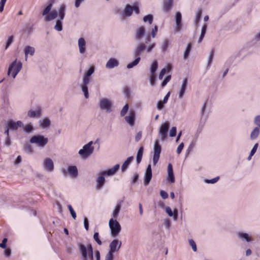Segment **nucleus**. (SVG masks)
<instances>
[{
    "mask_svg": "<svg viewBox=\"0 0 260 260\" xmlns=\"http://www.w3.org/2000/svg\"><path fill=\"white\" fill-rule=\"evenodd\" d=\"M78 247L81 254L83 260H93V248L91 244H89L86 247L84 244H78Z\"/></svg>",
    "mask_w": 260,
    "mask_h": 260,
    "instance_id": "f257e3e1",
    "label": "nucleus"
},
{
    "mask_svg": "<svg viewBox=\"0 0 260 260\" xmlns=\"http://www.w3.org/2000/svg\"><path fill=\"white\" fill-rule=\"evenodd\" d=\"M66 6L62 4L60 6L59 11L58 15L59 19L56 21L54 28L57 31H61L62 29V20L64 19L65 16Z\"/></svg>",
    "mask_w": 260,
    "mask_h": 260,
    "instance_id": "f03ea898",
    "label": "nucleus"
},
{
    "mask_svg": "<svg viewBox=\"0 0 260 260\" xmlns=\"http://www.w3.org/2000/svg\"><path fill=\"white\" fill-rule=\"evenodd\" d=\"M22 69V63L20 62L14 61L9 67L8 74L12 75L14 78Z\"/></svg>",
    "mask_w": 260,
    "mask_h": 260,
    "instance_id": "7ed1b4c3",
    "label": "nucleus"
},
{
    "mask_svg": "<svg viewBox=\"0 0 260 260\" xmlns=\"http://www.w3.org/2000/svg\"><path fill=\"white\" fill-rule=\"evenodd\" d=\"M92 141L89 142L79 150V154L82 157L86 158L92 153L94 150L93 147L92 146Z\"/></svg>",
    "mask_w": 260,
    "mask_h": 260,
    "instance_id": "20e7f679",
    "label": "nucleus"
},
{
    "mask_svg": "<svg viewBox=\"0 0 260 260\" xmlns=\"http://www.w3.org/2000/svg\"><path fill=\"white\" fill-rule=\"evenodd\" d=\"M109 223L111 230V234L113 236H116L120 232L121 226L120 224L116 220H114L113 218L110 219Z\"/></svg>",
    "mask_w": 260,
    "mask_h": 260,
    "instance_id": "39448f33",
    "label": "nucleus"
},
{
    "mask_svg": "<svg viewBox=\"0 0 260 260\" xmlns=\"http://www.w3.org/2000/svg\"><path fill=\"white\" fill-rule=\"evenodd\" d=\"M48 141L47 138L40 135L33 136L30 140V143L37 144L40 147H44L48 143Z\"/></svg>",
    "mask_w": 260,
    "mask_h": 260,
    "instance_id": "423d86ee",
    "label": "nucleus"
},
{
    "mask_svg": "<svg viewBox=\"0 0 260 260\" xmlns=\"http://www.w3.org/2000/svg\"><path fill=\"white\" fill-rule=\"evenodd\" d=\"M161 152V147L158 140L155 141L154 146V155L153 157V165H155L158 162Z\"/></svg>",
    "mask_w": 260,
    "mask_h": 260,
    "instance_id": "0eeeda50",
    "label": "nucleus"
},
{
    "mask_svg": "<svg viewBox=\"0 0 260 260\" xmlns=\"http://www.w3.org/2000/svg\"><path fill=\"white\" fill-rule=\"evenodd\" d=\"M169 128V123L168 122H165L162 123L159 128V134L161 137V139L164 140L166 139L168 130Z\"/></svg>",
    "mask_w": 260,
    "mask_h": 260,
    "instance_id": "6e6552de",
    "label": "nucleus"
},
{
    "mask_svg": "<svg viewBox=\"0 0 260 260\" xmlns=\"http://www.w3.org/2000/svg\"><path fill=\"white\" fill-rule=\"evenodd\" d=\"M100 107L102 110H106L107 112H111V103L106 99H102L100 101Z\"/></svg>",
    "mask_w": 260,
    "mask_h": 260,
    "instance_id": "1a4fd4ad",
    "label": "nucleus"
},
{
    "mask_svg": "<svg viewBox=\"0 0 260 260\" xmlns=\"http://www.w3.org/2000/svg\"><path fill=\"white\" fill-rule=\"evenodd\" d=\"M7 126L10 129L16 131L19 127L23 126V123L21 121L14 122L13 120H9L7 123Z\"/></svg>",
    "mask_w": 260,
    "mask_h": 260,
    "instance_id": "9d476101",
    "label": "nucleus"
},
{
    "mask_svg": "<svg viewBox=\"0 0 260 260\" xmlns=\"http://www.w3.org/2000/svg\"><path fill=\"white\" fill-rule=\"evenodd\" d=\"M141 52H138L137 50L136 49H135V52H134V56H135V57H136V58L135 59L134 61L128 63L127 65V68L128 69H131L139 63V62H140V61L141 60V58L140 57V55H141Z\"/></svg>",
    "mask_w": 260,
    "mask_h": 260,
    "instance_id": "9b49d317",
    "label": "nucleus"
},
{
    "mask_svg": "<svg viewBox=\"0 0 260 260\" xmlns=\"http://www.w3.org/2000/svg\"><path fill=\"white\" fill-rule=\"evenodd\" d=\"M121 245V242H119L118 240L114 239L110 244V251L113 253L119 249Z\"/></svg>",
    "mask_w": 260,
    "mask_h": 260,
    "instance_id": "f8f14e48",
    "label": "nucleus"
},
{
    "mask_svg": "<svg viewBox=\"0 0 260 260\" xmlns=\"http://www.w3.org/2000/svg\"><path fill=\"white\" fill-rule=\"evenodd\" d=\"M152 178V170L151 165H149L147 168L146 171L145 175L144 178V184L145 185H148Z\"/></svg>",
    "mask_w": 260,
    "mask_h": 260,
    "instance_id": "ddd939ff",
    "label": "nucleus"
},
{
    "mask_svg": "<svg viewBox=\"0 0 260 260\" xmlns=\"http://www.w3.org/2000/svg\"><path fill=\"white\" fill-rule=\"evenodd\" d=\"M145 29L143 26H139L136 30L135 37L137 40H140L144 35Z\"/></svg>",
    "mask_w": 260,
    "mask_h": 260,
    "instance_id": "4468645a",
    "label": "nucleus"
},
{
    "mask_svg": "<svg viewBox=\"0 0 260 260\" xmlns=\"http://www.w3.org/2000/svg\"><path fill=\"white\" fill-rule=\"evenodd\" d=\"M119 169V165L117 164L115 165L113 168L109 169L107 171H103L101 173V175L103 176L107 175H112L117 172Z\"/></svg>",
    "mask_w": 260,
    "mask_h": 260,
    "instance_id": "2eb2a0df",
    "label": "nucleus"
},
{
    "mask_svg": "<svg viewBox=\"0 0 260 260\" xmlns=\"http://www.w3.org/2000/svg\"><path fill=\"white\" fill-rule=\"evenodd\" d=\"M135 113L131 110L129 115L125 117L126 121L131 125H133L135 122Z\"/></svg>",
    "mask_w": 260,
    "mask_h": 260,
    "instance_id": "dca6fc26",
    "label": "nucleus"
},
{
    "mask_svg": "<svg viewBox=\"0 0 260 260\" xmlns=\"http://www.w3.org/2000/svg\"><path fill=\"white\" fill-rule=\"evenodd\" d=\"M168 180L170 181L171 183H174L175 182V178L173 173V167L171 164H169L168 166Z\"/></svg>",
    "mask_w": 260,
    "mask_h": 260,
    "instance_id": "f3484780",
    "label": "nucleus"
},
{
    "mask_svg": "<svg viewBox=\"0 0 260 260\" xmlns=\"http://www.w3.org/2000/svg\"><path fill=\"white\" fill-rule=\"evenodd\" d=\"M44 167L48 171H52L53 170V162L50 158H46L44 162Z\"/></svg>",
    "mask_w": 260,
    "mask_h": 260,
    "instance_id": "a211bd4d",
    "label": "nucleus"
},
{
    "mask_svg": "<svg viewBox=\"0 0 260 260\" xmlns=\"http://www.w3.org/2000/svg\"><path fill=\"white\" fill-rule=\"evenodd\" d=\"M173 0H165L163 5V10L165 12H169L172 8Z\"/></svg>",
    "mask_w": 260,
    "mask_h": 260,
    "instance_id": "6ab92c4d",
    "label": "nucleus"
},
{
    "mask_svg": "<svg viewBox=\"0 0 260 260\" xmlns=\"http://www.w3.org/2000/svg\"><path fill=\"white\" fill-rule=\"evenodd\" d=\"M118 62L115 58H110L106 63V68L108 69H112L118 66Z\"/></svg>",
    "mask_w": 260,
    "mask_h": 260,
    "instance_id": "aec40b11",
    "label": "nucleus"
},
{
    "mask_svg": "<svg viewBox=\"0 0 260 260\" xmlns=\"http://www.w3.org/2000/svg\"><path fill=\"white\" fill-rule=\"evenodd\" d=\"M28 116L31 118L39 117L41 116V110L38 108L36 111L29 110L28 112Z\"/></svg>",
    "mask_w": 260,
    "mask_h": 260,
    "instance_id": "412c9836",
    "label": "nucleus"
},
{
    "mask_svg": "<svg viewBox=\"0 0 260 260\" xmlns=\"http://www.w3.org/2000/svg\"><path fill=\"white\" fill-rule=\"evenodd\" d=\"M187 84V79L186 78H184L183 81V83L181 87V89L179 93V98H182L185 93L186 87Z\"/></svg>",
    "mask_w": 260,
    "mask_h": 260,
    "instance_id": "4be33fe9",
    "label": "nucleus"
},
{
    "mask_svg": "<svg viewBox=\"0 0 260 260\" xmlns=\"http://www.w3.org/2000/svg\"><path fill=\"white\" fill-rule=\"evenodd\" d=\"M181 14L179 12L176 13V29L179 30L181 27Z\"/></svg>",
    "mask_w": 260,
    "mask_h": 260,
    "instance_id": "5701e85b",
    "label": "nucleus"
},
{
    "mask_svg": "<svg viewBox=\"0 0 260 260\" xmlns=\"http://www.w3.org/2000/svg\"><path fill=\"white\" fill-rule=\"evenodd\" d=\"M68 173L73 178H75L78 175V170L76 166H70L68 169Z\"/></svg>",
    "mask_w": 260,
    "mask_h": 260,
    "instance_id": "b1692460",
    "label": "nucleus"
},
{
    "mask_svg": "<svg viewBox=\"0 0 260 260\" xmlns=\"http://www.w3.org/2000/svg\"><path fill=\"white\" fill-rule=\"evenodd\" d=\"M172 70V66L171 64H168L166 68H164L160 71L158 78L160 80L162 79L165 74L167 72H170Z\"/></svg>",
    "mask_w": 260,
    "mask_h": 260,
    "instance_id": "393cba45",
    "label": "nucleus"
},
{
    "mask_svg": "<svg viewBox=\"0 0 260 260\" xmlns=\"http://www.w3.org/2000/svg\"><path fill=\"white\" fill-rule=\"evenodd\" d=\"M78 45L79 47V51L81 53H84L85 51V41L83 38H80L78 40Z\"/></svg>",
    "mask_w": 260,
    "mask_h": 260,
    "instance_id": "a878e982",
    "label": "nucleus"
},
{
    "mask_svg": "<svg viewBox=\"0 0 260 260\" xmlns=\"http://www.w3.org/2000/svg\"><path fill=\"white\" fill-rule=\"evenodd\" d=\"M57 16V12L56 10H52L48 15L45 17V20L49 21L54 19Z\"/></svg>",
    "mask_w": 260,
    "mask_h": 260,
    "instance_id": "bb28decb",
    "label": "nucleus"
},
{
    "mask_svg": "<svg viewBox=\"0 0 260 260\" xmlns=\"http://www.w3.org/2000/svg\"><path fill=\"white\" fill-rule=\"evenodd\" d=\"M105 182V179L104 176H99L96 179V186L97 189L101 188L104 185Z\"/></svg>",
    "mask_w": 260,
    "mask_h": 260,
    "instance_id": "cd10ccee",
    "label": "nucleus"
},
{
    "mask_svg": "<svg viewBox=\"0 0 260 260\" xmlns=\"http://www.w3.org/2000/svg\"><path fill=\"white\" fill-rule=\"evenodd\" d=\"M133 160V157L130 156L127 158V159L124 162L121 167L122 172H124L128 168L129 165L131 163Z\"/></svg>",
    "mask_w": 260,
    "mask_h": 260,
    "instance_id": "c85d7f7f",
    "label": "nucleus"
},
{
    "mask_svg": "<svg viewBox=\"0 0 260 260\" xmlns=\"http://www.w3.org/2000/svg\"><path fill=\"white\" fill-rule=\"evenodd\" d=\"M35 52V48L30 46H26L24 49L25 59L27 60V55L30 54L33 55Z\"/></svg>",
    "mask_w": 260,
    "mask_h": 260,
    "instance_id": "c756f323",
    "label": "nucleus"
},
{
    "mask_svg": "<svg viewBox=\"0 0 260 260\" xmlns=\"http://www.w3.org/2000/svg\"><path fill=\"white\" fill-rule=\"evenodd\" d=\"M133 11V7L129 5H127L124 9L123 13L126 16H130L132 14Z\"/></svg>",
    "mask_w": 260,
    "mask_h": 260,
    "instance_id": "7c9ffc66",
    "label": "nucleus"
},
{
    "mask_svg": "<svg viewBox=\"0 0 260 260\" xmlns=\"http://www.w3.org/2000/svg\"><path fill=\"white\" fill-rule=\"evenodd\" d=\"M40 126L42 128H45L49 126L50 124V120L48 118H45L42 120H40Z\"/></svg>",
    "mask_w": 260,
    "mask_h": 260,
    "instance_id": "2f4dec72",
    "label": "nucleus"
},
{
    "mask_svg": "<svg viewBox=\"0 0 260 260\" xmlns=\"http://www.w3.org/2000/svg\"><path fill=\"white\" fill-rule=\"evenodd\" d=\"M53 3V1L52 0H50L49 1V4L43 11L42 15L43 16L46 15L49 13V11L51 10L52 7Z\"/></svg>",
    "mask_w": 260,
    "mask_h": 260,
    "instance_id": "473e14b6",
    "label": "nucleus"
},
{
    "mask_svg": "<svg viewBox=\"0 0 260 260\" xmlns=\"http://www.w3.org/2000/svg\"><path fill=\"white\" fill-rule=\"evenodd\" d=\"M143 147H141L138 150L137 155V163L139 164L141 162L143 156Z\"/></svg>",
    "mask_w": 260,
    "mask_h": 260,
    "instance_id": "72a5a7b5",
    "label": "nucleus"
},
{
    "mask_svg": "<svg viewBox=\"0 0 260 260\" xmlns=\"http://www.w3.org/2000/svg\"><path fill=\"white\" fill-rule=\"evenodd\" d=\"M166 212L170 216H172L174 215V217L175 219H176L177 217V211L176 210H174V214L172 211V209L169 207H167L166 208Z\"/></svg>",
    "mask_w": 260,
    "mask_h": 260,
    "instance_id": "f704fd0d",
    "label": "nucleus"
},
{
    "mask_svg": "<svg viewBox=\"0 0 260 260\" xmlns=\"http://www.w3.org/2000/svg\"><path fill=\"white\" fill-rule=\"evenodd\" d=\"M121 203L117 204L113 212V216L114 218H117V216L118 215V214L119 213V211L121 209Z\"/></svg>",
    "mask_w": 260,
    "mask_h": 260,
    "instance_id": "c9c22d12",
    "label": "nucleus"
},
{
    "mask_svg": "<svg viewBox=\"0 0 260 260\" xmlns=\"http://www.w3.org/2000/svg\"><path fill=\"white\" fill-rule=\"evenodd\" d=\"M158 67L157 62L156 60L154 61L151 66L150 68V72L151 74H155V72L157 70Z\"/></svg>",
    "mask_w": 260,
    "mask_h": 260,
    "instance_id": "e433bc0d",
    "label": "nucleus"
},
{
    "mask_svg": "<svg viewBox=\"0 0 260 260\" xmlns=\"http://www.w3.org/2000/svg\"><path fill=\"white\" fill-rule=\"evenodd\" d=\"M259 131L258 128L255 127L251 132L250 137L251 139H255L259 135Z\"/></svg>",
    "mask_w": 260,
    "mask_h": 260,
    "instance_id": "4c0bfd02",
    "label": "nucleus"
},
{
    "mask_svg": "<svg viewBox=\"0 0 260 260\" xmlns=\"http://www.w3.org/2000/svg\"><path fill=\"white\" fill-rule=\"evenodd\" d=\"M191 44L190 43H189L187 45L186 50L184 53V59H186L188 57V55H189L190 50H191Z\"/></svg>",
    "mask_w": 260,
    "mask_h": 260,
    "instance_id": "58836bf2",
    "label": "nucleus"
},
{
    "mask_svg": "<svg viewBox=\"0 0 260 260\" xmlns=\"http://www.w3.org/2000/svg\"><path fill=\"white\" fill-rule=\"evenodd\" d=\"M143 20L144 22L148 21L151 24L153 21V16L151 14L147 15L144 17Z\"/></svg>",
    "mask_w": 260,
    "mask_h": 260,
    "instance_id": "ea45409f",
    "label": "nucleus"
},
{
    "mask_svg": "<svg viewBox=\"0 0 260 260\" xmlns=\"http://www.w3.org/2000/svg\"><path fill=\"white\" fill-rule=\"evenodd\" d=\"M239 236L242 239H245L247 242H249L251 240V239L248 236V235L246 233H239Z\"/></svg>",
    "mask_w": 260,
    "mask_h": 260,
    "instance_id": "a19ab883",
    "label": "nucleus"
},
{
    "mask_svg": "<svg viewBox=\"0 0 260 260\" xmlns=\"http://www.w3.org/2000/svg\"><path fill=\"white\" fill-rule=\"evenodd\" d=\"M146 48V46L144 44L141 43L138 45L136 49L138 52L142 53Z\"/></svg>",
    "mask_w": 260,
    "mask_h": 260,
    "instance_id": "79ce46f5",
    "label": "nucleus"
},
{
    "mask_svg": "<svg viewBox=\"0 0 260 260\" xmlns=\"http://www.w3.org/2000/svg\"><path fill=\"white\" fill-rule=\"evenodd\" d=\"M68 208L70 212V213L72 216V217L75 219L76 218V213L73 208L72 206L71 205H69L68 206Z\"/></svg>",
    "mask_w": 260,
    "mask_h": 260,
    "instance_id": "37998d69",
    "label": "nucleus"
},
{
    "mask_svg": "<svg viewBox=\"0 0 260 260\" xmlns=\"http://www.w3.org/2000/svg\"><path fill=\"white\" fill-rule=\"evenodd\" d=\"M93 239L99 245H102V242L99 238V234L98 232L94 233L93 235Z\"/></svg>",
    "mask_w": 260,
    "mask_h": 260,
    "instance_id": "c03bdc74",
    "label": "nucleus"
},
{
    "mask_svg": "<svg viewBox=\"0 0 260 260\" xmlns=\"http://www.w3.org/2000/svg\"><path fill=\"white\" fill-rule=\"evenodd\" d=\"M128 109V105L126 104L122 109L120 112L121 116H124L127 113Z\"/></svg>",
    "mask_w": 260,
    "mask_h": 260,
    "instance_id": "a18cd8bd",
    "label": "nucleus"
},
{
    "mask_svg": "<svg viewBox=\"0 0 260 260\" xmlns=\"http://www.w3.org/2000/svg\"><path fill=\"white\" fill-rule=\"evenodd\" d=\"M171 79V75L167 76L161 83V87H165L167 85V84L170 81Z\"/></svg>",
    "mask_w": 260,
    "mask_h": 260,
    "instance_id": "49530a36",
    "label": "nucleus"
},
{
    "mask_svg": "<svg viewBox=\"0 0 260 260\" xmlns=\"http://www.w3.org/2000/svg\"><path fill=\"white\" fill-rule=\"evenodd\" d=\"M257 147H258V144H255L254 145V146H253V148L251 150L250 155L248 156V159L249 160H250L251 159V156H253L254 155V154L255 153V152H256V151L257 150Z\"/></svg>",
    "mask_w": 260,
    "mask_h": 260,
    "instance_id": "de8ad7c7",
    "label": "nucleus"
},
{
    "mask_svg": "<svg viewBox=\"0 0 260 260\" xmlns=\"http://www.w3.org/2000/svg\"><path fill=\"white\" fill-rule=\"evenodd\" d=\"M82 91L84 93L85 97L87 99L88 98V92L87 86L86 85H83L82 87Z\"/></svg>",
    "mask_w": 260,
    "mask_h": 260,
    "instance_id": "09e8293b",
    "label": "nucleus"
},
{
    "mask_svg": "<svg viewBox=\"0 0 260 260\" xmlns=\"http://www.w3.org/2000/svg\"><path fill=\"white\" fill-rule=\"evenodd\" d=\"M189 245L191 246L192 250L194 251H196L197 250V246L195 242L192 239L189 240Z\"/></svg>",
    "mask_w": 260,
    "mask_h": 260,
    "instance_id": "8fccbe9b",
    "label": "nucleus"
},
{
    "mask_svg": "<svg viewBox=\"0 0 260 260\" xmlns=\"http://www.w3.org/2000/svg\"><path fill=\"white\" fill-rule=\"evenodd\" d=\"M33 129V127L31 125L27 124L24 127V130L26 133H30Z\"/></svg>",
    "mask_w": 260,
    "mask_h": 260,
    "instance_id": "3c124183",
    "label": "nucleus"
},
{
    "mask_svg": "<svg viewBox=\"0 0 260 260\" xmlns=\"http://www.w3.org/2000/svg\"><path fill=\"white\" fill-rule=\"evenodd\" d=\"M155 74H151L150 77V82L152 86L154 85L155 82Z\"/></svg>",
    "mask_w": 260,
    "mask_h": 260,
    "instance_id": "603ef678",
    "label": "nucleus"
},
{
    "mask_svg": "<svg viewBox=\"0 0 260 260\" xmlns=\"http://www.w3.org/2000/svg\"><path fill=\"white\" fill-rule=\"evenodd\" d=\"M169 41L167 40H166L163 42V44L162 45V49L164 51H166L169 46Z\"/></svg>",
    "mask_w": 260,
    "mask_h": 260,
    "instance_id": "864d4df0",
    "label": "nucleus"
},
{
    "mask_svg": "<svg viewBox=\"0 0 260 260\" xmlns=\"http://www.w3.org/2000/svg\"><path fill=\"white\" fill-rule=\"evenodd\" d=\"M13 36H11L8 38V39L7 40L6 46V49H7L13 42Z\"/></svg>",
    "mask_w": 260,
    "mask_h": 260,
    "instance_id": "5fc2aeb1",
    "label": "nucleus"
},
{
    "mask_svg": "<svg viewBox=\"0 0 260 260\" xmlns=\"http://www.w3.org/2000/svg\"><path fill=\"white\" fill-rule=\"evenodd\" d=\"M113 252L111 251H109L105 257V260H113Z\"/></svg>",
    "mask_w": 260,
    "mask_h": 260,
    "instance_id": "6e6d98bb",
    "label": "nucleus"
},
{
    "mask_svg": "<svg viewBox=\"0 0 260 260\" xmlns=\"http://www.w3.org/2000/svg\"><path fill=\"white\" fill-rule=\"evenodd\" d=\"M176 135V127H172L170 132V136L171 137L175 136Z\"/></svg>",
    "mask_w": 260,
    "mask_h": 260,
    "instance_id": "4d7b16f0",
    "label": "nucleus"
},
{
    "mask_svg": "<svg viewBox=\"0 0 260 260\" xmlns=\"http://www.w3.org/2000/svg\"><path fill=\"white\" fill-rule=\"evenodd\" d=\"M7 0H1L0 1V12H2L4 10V8Z\"/></svg>",
    "mask_w": 260,
    "mask_h": 260,
    "instance_id": "13d9d810",
    "label": "nucleus"
},
{
    "mask_svg": "<svg viewBox=\"0 0 260 260\" xmlns=\"http://www.w3.org/2000/svg\"><path fill=\"white\" fill-rule=\"evenodd\" d=\"M183 147H184V144L183 142H182L181 143H180L179 144V145L177 147V152L178 154H180L181 152Z\"/></svg>",
    "mask_w": 260,
    "mask_h": 260,
    "instance_id": "bf43d9fd",
    "label": "nucleus"
},
{
    "mask_svg": "<svg viewBox=\"0 0 260 260\" xmlns=\"http://www.w3.org/2000/svg\"><path fill=\"white\" fill-rule=\"evenodd\" d=\"M160 196L164 199H166L168 198V193L164 191V190H161L160 192Z\"/></svg>",
    "mask_w": 260,
    "mask_h": 260,
    "instance_id": "052dcab7",
    "label": "nucleus"
},
{
    "mask_svg": "<svg viewBox=\"0 0 260 260\" xmlns=\"http://www.w3.org/2000/svg\"><path fill=\"white\" fill-rule=\"evenodd\" d=\"M93 72H94V67H91L89 69L87 72L86 73V74L85 75L90 77L93 74Z\"/></svg>",
    "mask_w": 260,
    "mask_h": 260,
    "instance_id": "680f3d73",
    "label": "nucleus"
},
{
    "mask_svg": "<svg viewBox=\"0 0 260 260\" xmlns=\"http://www.w3.org/2000/svg\"><path fill=\"white\" fill-rule=\"evenodd\" d=\"M7 238H4L3 240V241L1 243H0V247L2 248H6V243L7 242Z\"/></svg>",
    "mask_w": 260,
    "mask_h": 260,
    "instance_id": "e2e57ef3",
    "label": "nucleus"
},
{
    "mask_svg": "<svg viewBox=\"0 0 260 260\" xmlns=\"http://www.w3.org/2000/svg\"><path fill=\"white\" fill-rule=\"evenodd\" d=\"M84 224L85 229L86 231H88L89 229V223H88V219L86 217L84 219Z\"/></svg>",
    "mask_w": 260,
    "mask_h": 260,
    "instance_id": "0e129e2a",
    "label": "nucleus"
},
{
    "mask_svg": "<svg viewBox=\"0 0 260 260\" xmlns=\"http://www.w3.org/2000/svg\"><path fill=\"white\" fill-rule=\"evenodd\" d=\"M24 149L26 152L31 153L32 152V148L29 145H26L24 146Z\"/></svg>",
    "mask_w": 260,
    "mask_h": 260,
    "instance_id": "69168bd1",
    "label": "nucleus"
},
{
    "mask_svg": "<svg viewBox=\"0 0 260 260\" xmlns=\"http://www.w3.org/2000/svg\"><path fill=\"white\" fill-rule=\"evenodd\" d=\"M89 82V77L84 75L83 77V85H87Z\"/></svg>",
    "mask_w": 260,
    "mask_h": 260,
    "instance_id": "338daca9",
    "label": "nucleus"
},
{
    "mask_svg": "<svg viewBox=\"0 0 260 260\" xmlns=\"http://www.w3.org/2000/svg\"><path fill=\"white\" fill-rule=\"evenodd\" d=\"M254 122L255 124H256L260 127V116H257L255 118Z\"/></svg>",
    "mask_w": 260,
    "mask_h": 260,
    "instance_id": "774afa93",
    "label": "nucleus"
}]
</instances>
